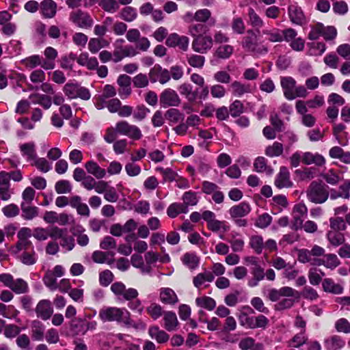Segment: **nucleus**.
I'll return each mask as SVG.
<instances>
[{
    "label": "nucleus",
    "instance_id": "42",
    "mask_svg": "<svg viewBox=\"0 0 350 350\" xmlns=\"http://www.w3.org/2000/svg\"><path fill=\"white\" fill-rule=\"evenodd\" d=\"M254 167L257 172H267L269 174L273 172L272 168L267 165V161L263 157H258L255 159Z\"/></svg>",
    "mask_w": 350,
    "mask_h": 350
},
{
    "label": "nucleus",
    "instance_id": "24",
    "mask_svg": "<svg viewBox=\"0 0 350 350\" xmlns=\"http://www.w3.org/2000/svg\"><path fill=\"white\" fill-rule=\"evenodd\" d=\"M327 350H340L345 345V341L339 336L334 335L324 341Z\"/></svg>",
    "mask_w": 350,
    "mask_h": 350
},
{
    "label": "nucleus",
    "instance_id": "58",
    "mask_svg": "<svg viewBox=\"0 0 350 350\" xmlns=\"http://www.w3.org/2000/svg\"><path fill=\"white\" fill-rule=\"evenodd\" d=\"M72 185L67 180L57 181L55 185V191L59 194L69 193L72 191Z\"/></svg>",
    "mask_w": 350,
    "mask_h": 350
},
{
    "label": "nucleus",
    "instance_id": "25",
    "mask_svg": "<svg viewBox=\"0 0 350 350\" xmlns=\"http://www.w3.org/2000/svg\"><path fill=\"white\" fill-rule=\"evenodd\" d=\"M160 300L165 304H174L178 302V297L172 288H163L160 290Z\"/></svg>",
    "mask_w": 350,
    "mask_h": 350
},
{
    "label": "nucleus",
    "instance_id": "4",
    "mask_svg": "<svg viewBox=\"0 0 350 350\" xmlns=\"http://www.w3.org/2000/svg\"><path fill=\"white\" fill-rule=\"evenodd\" d=\"M327 188L328 187L324 184L312 181L306 191L308 199L315 204L325 202L329 197Z\"/></svg>",
    "mask_w": 350,
    "mask_h": 350
},
{
    "label": "nucleus",
    "instance_id": "30",
    "mask_svg": "<svg viewBox=\"0 0 350 350\" xmlns=\"http://www.w3.org/2000/svg\"><path fill=\"white\" fill-rule=\"evenodd\" d=\"M178 90L181 95L185 96V98L189 102H193L198 97V90L193 91L192 85L187 83L181 84Z\"/></svg>",
    "mask_w": 350,
    "mask_h": 350
},
{
    "label": "nucleus",
    "instance_id": "48",
    "mask_svg": "<svg viewBox=\"0 0 350 350\" xmlns=\"http://www.w3.org/2000/svg\"><path fill=\"white\" fill-rule=\"evenodd\" d=\"M119 14L120 17L126 22H132L137 16L136 9L131 6L122 8Z\"/></svg>",
    "mask_w": 350,
    "mask_h": 350
},
{
    "label": "nucleus",
    "instance_id": "21",
    "mask_svg": "<svg viewBox=\"0 0 350 350\" xmlns=\"http://www.w3.org/2000/svg\"><path fill=\"white\" fill-rule=\"evenodd\" d=\"M302 162L305 165L314 164L317 166H322L325 164V159L319 153L313 154L310 152H306L302 154Z\"/></svg>",
    "mask_w": 350,
    "mask_h": 350
},
{
    "label": "nucleus",
    "instance_id": "20",
    "mask_svg": "<svg viewBox=\"0 0 350 350\" xmlns=\"http://www.w3.org/2000/svg\"><path fill=\"white\" fill-rule=\"evenodd\" d=\"M77 62L90 70H95L98 65L96 57H90L87 52L81 53L77 59Z\"/></svg>",
    "mask_w": 350,
    "mask_h": 350
},
{
    "label": "nucleus",
    "instance_id": "3",
    "mask_svg": "<svg viewBox=\"0 0 350 350\" xmlns=\"http://www.w3.org/2000/svg\"><path fill=\"white\" fill-rule=\"evenodd\" d=\"M110 289L119 300L129 301L128 306L130 309L142 311L141 301L137 299L139 293L135 288H126L122 282H116L111 285Z\"/></svg>",
    "mask_w": 350,
    "mask_h": 350
},
{
    "label": "nucleus",
    "instance_id": "2",
    "mask_svg": "<svg viewBox=\"0 0 350 350\" xmlns=\"http://www.w3.org/2000/svg\"><path fill=\"white\" fill-rule=\"evenodd\" d=\"M130 316L131 314L126 309L117 307H104L98 313L99 318L103 322L116 321L123 323L126 327L137 328Z\"/></svg>",
    "mask_w": 350,
    "mask_h": 350
},
{
    "label": "nucleus",
    "instance_id": "19",
    "mask_svg": "<svg viewBox=\"0 0 350 350\" xmlns=\"http://www.w3.org/2000/svg\"><path fill=\"white\" fill-rule=\"evenodd\" d=\"M57 7L53 0H44L40 3L41 13L46 18H52L55 16Z\"/></svg>",
    "mask_w": 350,
    "mask_h": 350
},
{
    "label": "nucleus",
    "instance_id": "51",
    "mask_svg": "<svg viewBox=\"0 0 350 350\" xmlns=\"http://www.w3.org/2000/svg\"><path fill=\"white\" fill-rule=\"evenodd\" d=\"M325 260L320 259L322 262L321 265H324L327 268L333 269L340 265V262L337 256L334 254H327L324 255Z\"/></svg>",
    "mask_w": 350,
    "mask_h": 350
},
{
    "label": "nucleus",
    "instance_id": "59",
    "mask_svg": "<svg viewBox=\"0 0 350 350\" xmlns=\"http://www.w3.org/2000/svg\"><path fill=\"white\" fill-rule=\"evenodd\" d=\"M187 59L191 66L197 68H202L205 62L204 56L195 54L187 55Z\"/></svg>",
    "mask_w": 350,
    "mask_h": 350
},
{
    "label": "nucleus",
    "instance_id": "53",
    "mask_svg": "<svg viewBox=\"0 0 350 350\" xmlns=\"http://www.w3.org/2000/svg\"><path fill=\"white\" fill-rule=\"evenodd\" d=\"M31 165H34L43 173H46L52 169L51 164L45 159L42 157H36L32 163Z\"/></svg>",
    "mask_w": 350,
    "mask_h": 350
},
{
    "label": "nucleus",
    "instance_id": "13",
    "mask_svg": "<svg viewBox=\"0 0 350 350\" xmlns=\"http://www.w3.org/2000/svg\"><path fill=\"white\" fill-rule=\"evenodd\" d=\"M35 310L37 317L44 321L49 319L53 312L51 302L48 299L40 300L38 303Z\"/></svg>",
    "mask_w": 350,
    "mask_h": 350
},
{
    "label": "nucleus",
    "instance_id": "28",
    "mask_svg": "<svg viewBox=\"0 0 350 350\" xmlns=\"http://www.w3.org/2000/svg\"><path fill=\"white\" fill-rule=\"evenodd\" d=\"M214 279V276L211 271H204L198 273L193 279V283L196 288L202 286H206V283L211 282Z\"/></svg>",
    "mask_w": 350,
    "mask_h": 350
},
{
    "label": "nucleus",
    "instance_id": "9",
    "mask_svg": "<svg viewBox=\"0 0 350 350\" xmlns=\"http://www.w3.org/2000/svg\"><path fill=\"white\" fill-rule=\"evenodd\" d=\"M148 77L152 83L159 82L165 84L170 80V71L162 68L159 64H155L148 73Z\"/></svg>",
    "mask_w": 350,
    "mask_h": 350
},
{
    "label": "nucleus",
    "instance_id": "32",
    "mask_svg": "<svg viewBox=\"0 0 350 350\" xmlns=\"http://www.w3.org/2000/svg\"><path fill=\"white\" fill-rule=\"evenodd\" d=\"M165 117L170 124H175L184 120V115L176 108H170L165 111Z\"/></svg>",
    "mask_w": 350,
    "mask_h": 350
},
{
    "label": "nucleus",
    "instance_id": "55",
    "mask_svg": "<svg viewBox=\"0 0 350 350\" xmlns=\"http://www.w3.org/2000/svg\"><path fill=\"white\" fill-rule=\"evenodd\" d=\"M43 282L51 291H55L57 289V283L56 277L54 275L51 271H47L43 277Z\"/></svg>",
    "mask_w": 350,
    "mask_h": 350
},
{
    "label": "nucleus",
    "instance_id": "5",
    "mask_svg": "<svg viewBox=\"0 0 350 350\" xmlns=\"http://www.w3.org/2000/svg\"><path fill=\"white\" fill-rule=\"evenodd\" d=\"M62 90L69 100L80 98L88 100L91 98L90 91L78 83L68 82L64 85Z\"/></svg>",
    "mask_w": 350,
    "mask_h": 350
},
{
    "label": "nucleus",
    "instance_id": "18",
    "mask_svg": "<svg viewBox=\"0 0 350 350\" xmlns=\"http://www.w3.org/2000/svg\"><path fill=\"white\" fill-rule=\"evenodd\" d=\"M44 55L46 57L42 64V68L45 70H52L55 68V59L57 57V51L56 49L51 46H48L44 51Z\"/></svg>",
    "mask_w": 350,
    "mask_h": 350
},
{
    "label": "nucleus",
    "instance_id": "10",
    "mask_svg": "<svg viewBox=\"0 0 350 350\" xmlns=\"http://www.w3.org/2000/svg\"><path fill=\"white\" fill-rule=\"evenodd\" d=\"M118 130L120 135H126L133 140H139L142 137V133L139 127L130 124L125 120L118 122Z\"/></svg>",
    "mask_w": 350,
    "mask_h": 350
},
{
    "label": "nucleus",
    "instance_id": "38",
    "mask_svg": "<svg viewBox=\"0 0 350 350\" xmlns=\"http://www.w3.org/2000/svg\"><path fill=\"white\" fill-rule=\"evenodd\" d=\"M188 208L183 203H173L169 206L167 210V215L171 218L176 217L180 213H187Z\"/></svg>",
    "mask_w": 350,
    "mask_h": 350
},
{
    "label": "nucleus",
    "instance_id": "7",
    "mask_svg": "<svg viewBox=\"0 0 350 350\" xmlns=\"http://www.w3.org/2000/svg\"><path fill=\"white\" fill-rule=\"evenodd\" d=\"M159 102L161 106L163 108L175 107L179 106L181 100L175 90L167 88L161 93Z\"/></svg>",
    "mask_w": 350,
    "mask_h": 350
},
{
    "label": "nucleus",
    "instance_id": "40",
    "mask_svg": "<svg viewBox=\"0 0 350 350\" xmlns=\"http://www.w3.org/2000/svg\"><path fill=\"white\" fill-rule=\"evenodd\" d=\"M10 289L16 294H25L29 291V285L23 279L17 278L14 280Z\"/></svg>",
    "mask_w": 350,
    "mask_h": 350
},
{
    "label": "nucleus",
    "instance_id": "62",
    "mask_svg": "<svg viewBox=\"0 0 350 350\" xmlns=\"http://www.w3.org/2000/svg\"><path fill=\"white\" fill-rule=\"evenodd\" d=\"M272 221V217L265 213L260 215L255 221V226L259 228H266L268 227Z\"/></svg>",
    "mask_w": 350,
    "mask_h": 350
},
{
    "label": "nucleus",
    "instance_id": "11",
    "mask_svg": "<svg viewBox=\"0 0 350 350\" xmlns=\"http://www.w3.org/2000/svg\"><path fill=\"white\" fill-rule=\"evenodd\" d=\"M274 185L280 189L293 187V183L291 180L290 172L286 167H280V171L275 178Z\"/></svg>",
    "mask_w": 350,
    "mask_h": 350
},
{
    "label": "nucleus",
    "instance_id": "60",
    "mask_svg": "<svg viewBox=\"0 0 350 350\" xmlns=\"http://www.w3.org/2000/svg\"><path fill=\"white\" fill-rule=\"evenodd\" d=\"M197 305L201 308L212 310L216 306L215 301L208 297H198L196 299Z\"/></svg>",
    "mask_w": 350,
    "mask_h": 350
},
{
    "label": "nucleus",
    "instance_id": "1",
    "mask_svg": "<svg viewBox=\"0 0 350 350\" xmlns=\"http://www.w3.org/2000/svg\"><path fill=\"white\" fill-rule=\"evenodd\" d=\"M297 291L289 286H283L280 288H269L262 290V295L272 302L278 301L275 305L276 310H283L292 308L295 304V297Z\"/></svg>",
    "mask_w": 350,
    "mask_h": 350
},
{
    "label": "nucleus",
    "instance_id": "6",
    "mask_svg": "<svg viewBox=\"0 0 350 350\" xmlns=\"http://www.w3.org/2000/svg\"><path fill=\"white\" fill-rule=\"evenodd\" d=\"M51 239H59V245L66 252L72 250L75 247V239L68 234L67 229L53 226Z\"/></svg>",
    "mask_w": 350,
    "mask_h": 350
},
{
    "label": "nucleus",
    "instance_id": "35",
    "mask_svg": "<svg viewBox=\"0 0 350 350\" xmlns=\"http://www.w3.org/2000/svg\"><path fill=\"white\" fill-rule=\"evenodd\" d=\"M228 38L220 33V58L228 59L234 51V48L230 44H227Z\"/></svg>",
    "mask_w": 350,
    "mask_h": 350
},
{
    "label": "nucleus",
    "instance_id": "33",
    "mask_svg": "<svg viewBox=\"0 0 350 350\" xmlns=\"http://www.w3.org/2000/svg\"><path fill=\"white\" fill-rule=\"evenodd\" d=\"M249 24L256 29L257 33H260L259 29L262 28L265 23L255 10L250 8L248 9Z\"/></svg>",
    "mask_w": 350,
    "mask_h": 350
},
{
    "label": "nucleus",
    "instance_id": "41",
    "mask_svg": "<svg viewBox=\"0 0 350 350\" xmlns=\"http://www.w3.org/2000/svg\"><path fill=\"white\" fill-rule=\"evenodd\" d=\"M249 245L257 254L262 253L264 249L263 238L260 235H252L250 238Z\"/></svg>",
    "mask_w": 350,
    "mask_h": 350
},
{
    "label": "nucleus",
    "instance_id": "49",
    "mask_svg": "<svg viewBox=\"0 0 350 350\" xmlns=\"http://www.w3.org/2000/svg\"><path fill=\"white\" fill-rule=\"evenodd\" d=\"M330 230L341 232L347 228V224L345 219L340 217H331L329 219Z\"/></svg>",
    "mask_w": 350,
    "mask_h": 350
},
{
    "label": "nucleus",
    "instance_id": "37",
    "mask_svg": "<svg viewBox=\"0 0 350 350\" xmlns=\"http://www.w3.org/2000/svg\"><path fill=\"white\" fill-rule=\"evenodd\" d=\"M215 215L210 211H205L202 215V217L208 224V227L213 232L219 231V221L215 219Z\"/></svg>",
    "mask_w": 350,
    "mask_h": 350
},
{
    "label": "nucleus",
    "instance_id": "43",
    "mask_svg": "<svg viewBox=\"0 0 350 350\" xmlns=\"http://www.w3.org/2000/svg\"><path fill=\"white\" fill-rule=\"evenodd\" d=\"M44 59L38 55H33L27 57L22 60L23 64L28 69H33L42 64Z\"/></svg>",
    "mask_w": 350,
    "mask_h": 350
},
{
    "label": "nucleus",
    "instance_id": "47",
    "mask_svg": "<svg viewBox=\"0 0 350 350\" xmlns=\"http://www.w3.org/2000/svg\"><path fill=\"white\" fill-rule=\"evenodd\" d=\"M98 5L105 12L111 14L116 12L120 8L117 0H100Z\"/></svg>",
    "mask_w": 350,
    "mask_h": 350
},
{
    "label": "nucleus",
    "instance_id": "56",
    "mask_svg": "<svg viewBox=\"0 0 350 350\" xmlns=\"http://www.w3.org/2000/svg\"><path fill=\"white\" fill-rule=\"evenodd\" d=\"M108 254L102 251H95L92 253V260L98 264L107 263L108 265H111L114 260H108L107 259Z\"/></svg>",
    "mask_w": 350,
    "mask_h": 350
},
{
    "label": "nucleus",
    "instance_id": "63",
    "mask_svg": "<svg viewBox=\"0 0 350 350\" xmlns=\"http://www.w3.org/2000/svg\"><path fill=\"white\" fill-rule=\"evenodd\" d=\"M310 55H321L326 50V46L323 42H312L309 43Z\"/></svg>",
    "mask_w": 350,
    "mask_h": 350
},
{
    "label": "nucleus",
    "instance_id": "15",
    "mask_svg": "<svg viewBox=\"0 0 350 350\" xmlns=\"http://www.w3.org/2000/svg\"><path fill=\"white\" fill-rule=\"evenodd\" d=\"M242 46L247 51L256 54H265L268 51L267 46L258 44L251 36L243 38Z\"/></svg>",
    "mask_w": 350,
    "mask_h": 350
},
{
    "label": "nucleus",
    "instance_id": "26",
    "mask_svg": "<svg viewBox=\"0 0 350 350\" xmlns=\"http://www.w3.org/2000/svg\"><path fill=\"white\" fill-rule=\"evenodd\" d=\"M298 260L300 262H309L314 266H321L322 263L319 258L312 257L310 250L307 249H302L299 251Z\"/></svg>",
    "mask_w": 350,
    "mask_h": 350
},
{
    "label": "nucleus",
    "instance_id": "57",
    "mask_svg": "<svg viewBox=\"0 0 350 350\" xmlns=\"http://www.w3.org/2000/svg\"><path fill=\"white\" fill-rule=\"evenodd\" d=\"M182 200L183 201V204L186 205V207L188 208L189 206H195L198 202V197L197 196V193L189 191L183 195Z\"/></svg>",
    "mask_w": 350,
    "mask_h": 350
},
{
    "label": "nucleus",
    "instance_id": "46",
    "mask_svg": "<svg viewBox=\"0 0 350 350\" xmlns=\"http://www.w3.org/2000/svg\"><path fill=\"white\" fill-rule=\"evenodd\" d=\"M22 217L26 220H31L38 214V208L36 206H31L26 203L21 204Z\"/></svg>",
    "mask_w": 350,
    "mask_h": 350
},
{
    "label": "nucleus",
    "instance_id": "61",
    "mask_svg": "<svg viewBox=\"0 0 350 350\" xmlns=\"http://www.w3.org/2000/svg\"><path fill=\"white\" fill-rule=\"evenodd\" d=\"M183 263L190 269L196 268L199 262L198 258L193 253H186L183 256Z\"/></svg>",
    "mask_w": 350,
    "mask_h": 350
},
{
    "label": "nucleus",
    "instance_id": "50",
    "mask_svg": "<svg viewBox=\"0 0 350 350\" xmlns=\"http://www.w3.org/2000/svg\"><path fill=\"white\" fill-rule=\"evenodd\" d=\"M118 135H120V131L118 130V122L115 126H110L106 129L103 139L107 143L111 144L116 140Z\"/></svg>",
    "mask_w": 350,
    "mask_h": 350
},
{
    "label": "nucleus",
    "instance_id": "12",
    "mask_svg": "<svg viewBox=\"0 0 350 350\" xmlns=\"http://www.w3.org/2000/svg\"><path fill=\"white\" fill-rule=\"evenodd\" d=\"M213 45V40L209 36H198L192 42V49L200 53H205Z\"/></svg>",
    "mask_w": 350,
    "mask_h": 350
},
{
    "label": "nucleus",
    "instance_id": "34",
    "mask_svg": "<svg viewBox=\"0 0 350 350\" xmlns=\"http://www.w3.org/2000/svg\"><path fill=\"white\" fill-rule=\"evenodd\" d=\"M232 93L237 96H241L244 94L252 92V87L250 84L241 83L239 81H234L230 85Z\"/></svg>",
    "mask_w": 350,
    "mask_h": 350
},
{
    "label": "nucleus",
    "instance_id": "14",
    "mask_svg": "<svg viewBox=\"0 0 350 350\" xmlns=\"http://www.w3.org/2000/svg\"><path fill=\"white\" fill-rule=\"evenodd\" d=\"M296 83V81L292 77H282L280 78V85L283 90L284 96L288 100L295 99L293 93Z\"/></svg>",
    "mask_w": 350,
    "mask_h": 350
},
{
    "label": "nucleus",
    "instance_id": "45",
    "mask_svg": "<svg viewBox=\"0 0 350 350\" xmlns=\"http://www.w3.org/2000/svg\"><path fill=\"white\" fill-rule=\"evenodd\" d=\"M32 337L36 340H42L44 337V326L38 320H34L31 323Z\"/></svg>",
    "mask_w": 350,
    "mask_h": 350
},
{
    "label": "nucleus",
    "instance_id": "36",
    "mask_svg": "<svg viewBox=\"0 0 350 350\" xmlns=\"http://www.w3.org/2000/svg\"><path fill=\"white\" fill-rule=\"evenodd\" d=\"M163 320L164 327L167 331L175 330L178 325V319L174 312L170 311L165 312Z\"/></svg>",
    "mask_w": 350,
    "mask_h": 350
},
{
    "label": "nucleus",
    "instance_id": "16",
    "mask_svg": "<svg viewBox=\"0 0 350 350\" xmlns=\"http://www.w3.org/2000/svg\"><path fill=\"white\" fill-rule=\"evenodd\" d=\"M288 15L291 21L294 24L301 25L306 23V17L304 12L297 4L289 5Z\"/></svg>",
    "mask_w": 350,
    "mask_h": 350
},
{
    "label": "nucleus",
    "instance_id": "23",
    "mask_svg": "<svg viewBox=\"0 0 350 350\" xmlns=\"http://www.w3.org/2000/svg\"><path fill=\"white\" fill-rule=\"evenodd\" d=\"M20 150L27 161H33L37 157L36 144L34 142H27L19 146Z\"/></svg>",
    "mask_w": 350,
    "mask_h": 350
},
{
    "label": "nucleus",
    "instance_id": "22",
    "mask_svg": "<svg viewBox=\"0 0 350 350\" xmlns=\"http://www.w3.org/2000/svg\"><path fill=\"white\" fill-rule=\"evenodd\" d=\"M85 168L87 172L97 179L103 178L106 176V170L100 167L98 164L90 160L85 163Z\"/></svg>",
    "mask_w": 350,
    "mask_h": 350
},
{
    "label": "nucleus",
    "instance_id": "39",
    "mask_svg": "<svg viewBox=\"0 0 350 350\" xmlns=\"http://www.w3.org/2000/svg\"><path fill=\"white\" fill-rule=\"evenodd\" d=\"M284 147L282 144L275 142L272 145L266 147L265 154L269 157H277L282 154Z\"/></svg>",
    "mask_w": 350,
    "mask_h": 350
},
{
    "label": "nucleus",
    "instance_id": "17",
    "mask_svg": "<svg viewBox=\"0 0 350 350\" xmlns=\"http://www.w3.org/2000/svg\"><path fill=\"white\" fill-rule=\"evenodd\" d=\"M252 208L249 203L242 202L237 205L232 206L229 213L232 219L241 218L248 215Z\"/></svg>",
    "mask_w": 350,
    "mask_h": 350
},
{
    "label": "nucleus",
    "instance_id": "27",
    "mask_svg": "<svg viewBox=\"0 0 350 350\" xmlns=\"http://www.w3.org/2000/svg\"><path fill=\"white\" fill-rule=\"evenodd\" d=\"M326 237L329 243L334 247H338L345 242V237L341 232L328 230Z\"/></svg>",
    "mask_w": 350,
    "mask_h": 350
},
{
    "label": "nucleus",
    "instance_id": "52",
    "mask_svg": "<svg viewBox=\"0 0 350 350\" xmlns=\"http://www.w3.org/2000/svg\"><path fill=\"white\" fill-rule=\"evenodd\" d=\"M262 34L267 35L268 40L271 42H281L283 41L282 38V31L281 29L274 28L272 29L262 30Z\"/></svg>",
    "mask_w": 350,
    "mask_h": 350
},
{
    "label": "nucleus",
    "instance_id": "64",
    "mask_svg": "<svg viewBox=\"0 0 350 350\" xmlns=\"http://www.w3.org/2000/svg\"><path fill=\"white\" fill-rule=\"evenodd\" d=\"M133 83L137 88H144L149 84L148 77L145 74L139 73L133 77Z\"/></svg>",
    "mask_w": 350,
    "mask_h": 350
},
{
    "label": "nucleus",
    "instance_id": "31",
    "mask_svg": "<svg viewBox=\"0 0 350 350\" xmlns=\"http://www.w3.org/2000/svg\"><path fill=\"white\" fill-rule=\"evenodd\" d=\"M150 336L158 343H164L169 340V335L163 330H161L157 326L150 327L148 330Z\"/></svg>",
    "mask_w": 350,
    "mask_h": 350
},
{
    "label": "nucleus",
    "instance_id": "8",
    "mask_svg": "<svg viewBox=\"0 0 350 350\" xmlns=\"http://www.w3.org/2000/svg\"><path fill=\"white\" fill-rule=\"evenodd\" d=\"M69 19L80 28H90L93 25L91 16L81 10L72 12L70 14Z\"/></svg>",
    "mask_w": 350,
    "mask_h": 350
},
{
    "label": "nucleus",
    "instance_id": "44",
    "mask_svg": "<svg viewBox=\"0 0 350 350\" xmlns=\"http://www.w3.org/2000/svg\"><path fill=\"white\" fill-rule=\"evenodd\" d=\"M202 190L206 194H213V200L219 203V192L217 191V185L215 183L204 181L202 183Z\"/></svg>",
    "mask_w": 350,
    "mask_h": 350
},
{
    "label": "nucleus",
    "instance_id": "54",
    "mask_svg": "<svg viewBox=\"0 0 350 350\" xmlns=\"http://www.w3.org/2000/svg\"><path fill=\"white\" fill-rule=\"evenodd\" d=\"M53 226L49 228H36L33 230V236L38 241H45L49 237L51 238Z\"/></svg>",
    "mask_w": 350,
    "mask_h": 350
},
{
    "label": "nucleus",
    "instance_id": "29",
    "mask_svg": "<svg viewBox=\"0 0 350 350\" xmlns=\"http://www.w3.org/2000/svg\"><path fill=\"white\" fill-rule=\"evenodd\" d=\"M322 286L324 291L332 294H341L343 292V287L340 284H336L332 279L325 278L323 280Z\"/></svg>",
    "mask_w": 350,
    "mask_h": 350
}]
</instances>
